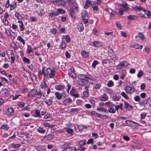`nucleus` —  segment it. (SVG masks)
Segmentation results:
<instances>
[{
    "label": "nucleus",
    "instance_id": "obj_53",
    "mask_svg": "<svg viewBox=\"0 0 151 151\" xmlns=\"http://www.w3.org/2000/svg\"><path fill=\"white\" fill-rule=\"evenodd\" d=\"M107 85L109 87H111L114 85V83L112 81L110 80L108 81Z\"/></svg>",
    "mask_w": 151,
    "mask_h": 151
},
{
    "label": "nucleus",
    "instance_id": "obj_38",
    "mask_svg": "<svg viewBox=\"0 0 151 151\" xmlns=\"http://www.w3.org/2000/svg\"><path fill=\"white\" fill-rule=\"evenodd\" d=\"M101 87V83H97L94 85L93 89H99Z\"/></svg>",
    "mask_w": 151,
    "mask_h": 151
},
{
    "label": "nucleus",
    "instance_id": "obj_24",
    "mask_svg": "<svg viewBox=\"0 0 151 151\" xmlns=\"http://www.w3.org/2000/svg\"><path fill=\"white\" fill-rule=\"evenodd\" d=\"M78 128L80 131H86L87 127L83 125H79L78 126Z\"/></svg>",
    "mask_w": 151,
    "mask_h": 151
},
{
    "label": "nucleus",
    "instance_id": "obj_5",
    "mask_svg": "<svg viewBox=\"0 0 151 151\" xmlns=\"http://www.w3.org/2000/svg\"><path fill=\"white\" fill-rule=\"evenodd\" d=\"M87 79H86L83 80L78 81H77V83L79 85L81 86H83L88 83V81Z\"/></svg>",
    "mask_w": 151,
    "mask_h": 151
},
{
    "label": "nucleus",
    "instance_id": "obj_2",
    "mask_svg": "<svg viewBox=\"0 0 151 151\" xmlns=\"http://www.w3.org/2000/svg\"><path fill=\"white\" fill-rule=\"evenodd\" d=\"M68 4L69 5H71L72 7H75V12H78L79 10L78 9V6L77 5L76 0H65Z\"/></svg>",
    "mask_w": 151,
    "mask_h": 151
},
{
    "label": "nucleus",
    "instance_id": "obj_13",
    "mask_svg": "<svg viewBox=\"0 0 151 151\" xmlns=\"http://www.w3.org/2000/svg\"><path fill=\"white\" fill-rule=\"evenodd\" d=\"M17 22L19 23V26L20 30L22 31L25 29V27L24 26V24L23 22L21 20H19L17 21Z\"/></svg>",
    "mask_w": 151,
    "mask_h": 151
},
{
    "label": "nucleus",
    "instance_id": "obj_45",
    "mask_svg": "<svg viewBox=\"0 0 151 151\" xmlns=\"http://www.w3.org/2000/svg\"><path fill=\"white\" fill-rule=\"evenodd\" d=\"M37 131L40 133L44 134L45 133V130L43 129L42 127H39L37 129Z\"/></svg>",
    "mask_w": 151,
    "mask_h": 151
},
{
    "label": "nucleus",
    "instance_id": "obj_11",
    "mask_svg": "<svg viewBox=\"0 0 151 151\" xmlns=\"http://www.w3.org/2000/svg\"><path fill=\"white\" fill-rule=\"evenodd\" d=\"M78 78L80 79L79 80H83L86 79H91L90 78H88L86 76V75L83 74H79L77 76Z\"/></svg>",
    "mask_w": 151,
    "mask_h": 151
},
{
    "label": "nucleus",
    "instance_id": "obj_36",
    "mask_svg": "<svg viewBox=\"0 0 151 151\" xmlns=\"http://www.w3.org/2000/svg\"><path fill=\"white\" fill-rule=\"evenodd\" d=\"M45 68L43 67L42 70H40L38 71V74L40 75L43 74L44 76V73H45Z\"/></svg>",
    "mask_w": 151,
    "mask_h": 151
},
{
    "label": "nucleus",
    "instance_id": "obj_62",
    "mask_svg": "<svg viewBox=\"0 0 151 151\" xmlns=\"http://www.w3.org/2000/svg\"><path fill=\"white\" fill-rule=\"evenodd\" d=\"M124 10L123 9H119V12L117 14L119 16L122 15L123 14Z\"/></svg>",
    "mask_w": 151,
    "mask_h": 151
},
{
    "label": "nucleus",
    "instance_id": "obj_39",
    "mask_svg": "<svg viewBox=\"0 0 151 151\" xmlns=\"http://www.w3.org/2000/svg\"><path fill=\"white\" fill-rule=\"evenodd\" d=\"M142 11L144 12L148 16V17H151V12L148 10H146L144 9H143Z\"/></svg>",
    "mask_w": 151,
    "mask_h": 151
},
{
    "label": "nucleus",
    "instance_id": "obj_54",
    "mask_svg": "<svg viewBox=\"0 0 151 151\" xmlns=\"http://www.w3.org/2000/svg\"><path fill=\"white\" fill-rule=\"evenodd\" d=\"M121 95L122 96L124 99H128L129 98L128 97L127 95L124 92H122L121 93Z\"/></svg>",
    "mask_w": 151,
    "mask_h": 151
},
{
    "label": "nucleus",
    "instance_id": "obj_31",
    "mask_svg": "<svg viewBox=\"0 0 151 151\" xmlns=\"http://www.w3.org/2000/svg\"><path fill=\"white\" fill-rule=\"evenodd\" d=\"M15 16L19 20H22L23 19V17L19 14L16 12L14 14Z\"/></svg>",
    "mask_w": 151,
    "mask_h": 151
},
{
    "label": "nucleus",
    "instance_id": "obj_49",
    "mask_svg": "<svg viewBox=\"0 0 151 151\" xmlns=\"http://www.w3.org/2000/svg\"><path fill=\"white\" fill-rule=\"evenodd\" d=\"M23 60L24 63L27 64H29L31 62L30 60L26 57H24L23 59Z\"/></svg>",
    "mask_w": 151,
    "mask_h": 151
},
{
    "label": "nucleus",
    "instance_id": "obj_47",
    "mask_svg": "<svg viewBox=\"0 0 151 151\" xmlns=\"http://www.w3.org/2000/svg\"><path fill=\"white\" fill-rule=\"evenodd\" d=\"M44 102L47 104V105L50 106L52 104V101L51 99H45L44 100Z\"/></svg>",
    "mask_w": 151,
    "mask_h": 151
},
{
    "label": "nucleus",
    "instance_id": "obj_9",
    "mask_svg": "<svg viewBox=\"0 0 151 151\" xmlns=\"http://www.w3.org/2000/svg\"><path fill=\"white\" fill-rule=\"evenodd\" d=\"M70 94L73 96L75 97V98H78L79 97V95L78 93H77V92L73 88H72L70 92Z\"/></svg>",
    "mask_w": 151,
    "mask_h": 151
},
{
    "label": "nucleus",
    "instance_id": "obj_37",
    "mask_svg": "<svg viewBox=\"0 0 151 151\" xmlns=\"http://www.w3.org/2000/svg\"><path fill=\"white\" fill-rule=\"evenodd\" d=\"M33 51V50L32 49V47L30 45H28L26 51L27 53L29 54L31 52H32Z\"/></svg>",
    "mask_w": 151,
    "mask_h": 151
},
{
    "label": "nucleus",
    "instance_id": "obj_48",
    "mask_svg": "<svg viewBox=\"0 0 151 151\" xmlns=\"http://www.w3.org/2000/svg\"><path fill=\"white\" fill-rule=\"evenodd\" d=\"M21 146V145L19 144H14L13 143L11 145V147L12 148H17Z\"/></svg>",
    "mask_w": 151,
    "mask_h": 151
},
{
    "label": "nucleus",
    "instance_id": "obj_50",
    "mask_svg": "<svg viewBox=\"0 0 151 151\" xmlns=\"http://www.w3.org/2000/svg\"><path fill=\"white\" fill-rule=\"evenodd\" d=\"M80 111V109L78 108H72L71 109L70 111V113H73L74 112H77L78 111Z\"/></svg>",
    "mask_w": 151,
    "mask_h": 151
},
{
    "label": "nucleus",
    "instance_id": "obj_42",
    "mask_svg": "<svg viewBox=\"0 0 151 151\" xmlns=\"http://www.w3.org/2000/svg\"><path fill=\"white\" fill-rule=\"evenodd\" d=\"M143 47L142 45H140L138 44L135 43L133 46V47L136 49H142Z\"/></svg>",
    "mask_w": 151,
    "mask_h": 151
},
{
    "label": "nucleus",
    "instance_id": "obj_3",
    "mask_svg": "<svg viewBox=\"0 0 151 151\" xmlns=\"http://www.w3.org/2000/svg\"><path fill=\"white\" fill-rule=\"evenodd\" d=\"M124 90L127 93L131 95L134 92L135 88L131 86H126L124 88Z\"/></svg>",
    "mask_w": 151,
    "mask_h": 151
},
{
    "label": "nucleus",
    "instance_id": "obj_1",
    "mask_svg": "<svg viewBox=\"0 0 151 151\" xmlns=\"http://www.w3.org/2000/svg\"><path fill=\"white\" fill-rule=\"evenodd\" d=\"M57 73V69L56 68L51 69L50 68H46L45 73L44 77L46 79L53 78L55 75Z\"/></svg>",
    "mask_w": 151,
    "mask_h": 151
},
{
    "label": "nucleus",
    "instance_id": "obj_63",
    "mask_svg": "<svg viewBox=\"0 0 151 151\" xmlns=\"http://www.w3.org/2000/svg\"><path fill=\"white\" fill-rule=\"evenodd\" d=\"M68 134H71L73 132V130L72 129L68 128L66 130Z\"/></svg>",
    "mask_w": 151,
    "mask_h": 151
},
{
    "label": "nucleus",
    "instance_id": "obj_61",
    "mask_svg": "<svg viewBox=\"0 0 151 151\" xmlns=\"http://www.w3.org/2000/svg\"><path fill=\"white\" fill-rule=\"evenodd\" d=\"M1 128L7 130L9 128V127H8L7 124H5L1 126Z\"/></svg>",
    "mask_w": 151,
    "mask_h": 151
},
{
    "label": "nucleus",
    "instance_id": "obj_59",
    "mask_svg": "<svg viewBox=\"0 0 151 151\" xmlns=\"http://www.w3.org/2000/svg\"><path fill=\"white\" fill-rule=\"evenodd\" d=\"M99 64L98 62L96 60H94L92 64V67L93 68H95L96 65Z\"/></svg>",
    "mask_w": 151,
    "mask_h": 151
},
{
    "label": "nucleus",
    "instance_id": "obj_20",
    "mask_svg": "<svg viewBox=\"0 0 151 151\" xmlns=\"http://www.w3.org/2000/svg\"><path fill=\"white\" fill-rule=\"evenodd\" d=\"M128 19L129 20H133L137 19V16L133 15V14H130L127 17Z\"/></svg>",
    "mask_w": 151,
    "mask_h": 151
},
{
    "label": "nucleus",
    "instance_id": "obj_7",
    "mask_svg": "<svg viewBox=\"0 0 151 151\" xmlns=\"http://www.w3.org/2000/svg\"><path fill=\"white\" fill-rule=\"evenodd\" d=\"M111 52H109V55H110L112 59L114 61L117 60L119 59L118 57L116 55L112 50H110Z\"/></svg>",
    "mask_w": 151,
    "mask_h": 151
},
{
    "label": "nucleus",
    "instance_id": "obj_46",
    "mask_svg": "<svg viewBox=\"0 0 151 151\" xmlns=\"http://www.w3.org/2000/svg\"><path fill=\"white\" fill-rule=\"evenodd\" d=\"M29 74L31 79L32 81H35L36 79V77L33 73H29Z\"/></svg>",
    "mask_w": 151,
    "mask_h": 151
},
{
    "label": "nucleus",
    "instance_id": "obj_60",
    "mask_svg": "<svg viewBox=\"0 0 151 151\" xmlns=\"http://www.w3.org/2000/svg\"><path fill=\"white\" fill-rule=\"evenodd\" d=\"M76 103L77 105L81 106L83 104V102L79 99L77 100L76 101Z\"/></svg>",
    "mask_w": 151,
    "mask_h": 151
},
{
    "label": "nucleus",
    "instance_id": "obj_14",
    "mask_svg": "<svg viewBox=\"0 0 151 151\" xmlns=\"http://www.w3.org/2000/svg\"><path fill=\"white\" fill-rule=\"evenodd\" d=\"M35 148L37 150V151H45L46 149L45 147L43 145L36 146Z\"/></svg>",
    "mask_w": 151,
    "mask_h": 151
},
{
    "label": "nucleus",
    "instance_id": "obj_27",
    "mask_svg": "<svg viewBox=\"0 0 151 151\" xmlns=\"http://www.w3.org/2000/svg\"><path fill=\"white\" fill-rule=\"evenodd\" d=\"M97 110L98 111H101L102 112L106 113H108V111L106 109H105L104 108L101 107H98L97 109Z\"/></svg>",
    "mask_w": 151,
    "mask_h": 151
},
{
    "label": "nucleus",
    "instance_id": "obj_30",
    "mask_svg": "<svg viewBox=\"0 0 151 151\" xmlns=\"http://www.w3.org/2000/svg\"><path fill=\"white\" fill-rule=\"evenodd\" d=\"M114 106H112L108 108V111L111 113H115L116 112L115 109L114 108Z\"/></svg>",
    "mask_w": 151,
    "mask_h": 151
},
{
    "label": "nucleus",
    "instance_id": "obj_32",
    "mask_svg": "<svg viewBox=\"0 0 151 151\" xmlns=\"http://www.w3.org/2000/svg\"><path fill=\"white\" fill-rule=\"evenodd\" d=\"M120 74H121L120 78L122 79H123L126 76V72L125 70H122V72L120 73Z\"/></svg>",
    "mask_w": 151,
    "mask_h": 151
},
{
    "label": "nucleus",
    "instance_id": "obj_29",
    "mask_svg": "<svg viewBox=\"0 0 151 151\" xmlns=\"http://www.w3.org/2000/svg\"><path fill=\"white\" fill-rule=\"evenodd\" d=\"M55 95L56 97L57 98V99L58 100H60L62 98V94L58 92H55Z\"/></svg>",
    "mask_w": 151,
    "mask_h": 151
},
{
    "label": "nucleus",
    "instance_id": "obj_57",
    "mask_svg": "<svg viewBox=\"0 0 151 151\" xmlns=\"http://www.w3.org/2000/svg\"><path fill=\"white\" fill-rule=\"evenodd\" d=\"M86 140H83L80 141L78 142V144L79 146H83L86 144Z\"/></svg>",
    "mask_w": 151,
    "mask_h": 151
},
{
    "label": "nucleus",
    "instance_id": "obj_56",
    "mask_svg": "<svg viewBox=\"0 0 151 151\" xmlns=\"http://www.w3.org/2000/svg\"><path fill=\"white\" fill-rule=\"evenodd\" d=\"M3 22L4 23V25L6 27L8 26L9 22L7 20V19L5 18H4L3 19Z\"/></svg>",
    "mask_w": 151,
    "mask_h": 151
},
{
    "label": "nucleus",
    "instance_id": "obj_15",
    "mask_svg": "<svg viewBox=\"0 0 151 151\" xmlns=\"http://www.w3.org/2000/svg\"><path fill=\"white\" fill-rule=\"evenodd\" d=\"M125 123L129 126H134L136 124V123L134 122L129 120L126 121Z\"/></svg>",
    "mask_w": 151,
    "mask_h": 151
},
{
    "label": "nucleus",
    "instance_id": "obj_33",
    "mask_svg": "<svg viewBox=\"0 0 151 151\" xmlns=\"http://www.w3.org/2000/svg\"><path fill=\"white\" fill-rule=\"evenodd\" d=\"M93 44L95 47H99L102 45L101 43L99 41H94L93 42Z\"/></svg>",
    "mask_w": 151,
    "mask_h": 151
},
{
    "label": "nucleus",
    "instance_id": "obj_22",
    "mask_svg": "<svg viewBox=\"0 0 151 151\" xmlns=\"http://www.w3.org/2000/svg\"><path fill=\"white\" fill-rule=\"evenodd\" d=\"M91 6L94 12H96L99 11L98 6L96 5V4L95 2H94L92 4Z\"/></svg>",
    "mask_w": 151,
    "mask_h": 151
},
{
    "label": "nucleus",
    "instance_id": "obj_19",
    "mask_svg": "<svg viewBox=\"0 0 151 151\" xmlns=\"http://www.w3.org/2000/svg\"><path fill=\"white\" fill-rule=\"evenodd\" d=\"M108 96L106 93H104L100 97L101 100L103 101H105L107 100L108 99Z\"/></svg>",
    "mask_w": 151,
    "mask_h": 151
},
{
    "label": "nucleus",
    "instance_id": "obj_51",
    "mask_svg": "<svg viewBox=\"0 0 151 151\" xmlns=\"http://www.w3.org/2000/svg\"><path fill=\"white\" fill-rule=\"evenodd\" d=\"M122 6L126 10H128L129 8L127 4L124 1L122 2Z\"/></svg>",
    "mask_w": 151,
    "mask_h": 151
},
{
    "label": "nucleus",
    "instance_id": "obj_44",
    "mask_svg": "<svg viewBox=\"0 0 151 151\" xmlns=\"http://www.w3.org/2000/svg\"><path fill=\"white\" fill-rule=\"evenodd\" d=\"M43 125L45 127H48L49 128H52L55 126L54 125H50L49 123L47 122L44 123L43 124Z\"/></svg>",
    "mask_w": 151,
    "mask_h": 151
},
{
    "label": "nucleus",
    "instance_id": "obj_16",
    "mask_svg": "<svg viewBox=\"0 0 151 151\" xmlns=\"http://www.w3.org/2000/svg\"><path fill=\"white\" fill-rule=\"evenodd\" d=\"M92 4H91V2L90 0H86L84 6V8L85 9H87L90 5L91 6Z\"/></svg>",
    "mask_w": 151,
    "mask_h": 151
},
{
    "label": "nucleus",
    "instance_id": "obj_4",
    "mask_svg": "<svg viewBox=\"0 0 151 151\" xmlns=\"http://www.w3.org/2000/svg\"><path fill=\"white\" fill-rule=\"evenodd\" d=\"M61 101L63 104L66 105H69L72 102V99L69 97L63 98V99H62Z\"/></svg>",
    "mask_w": 151,
    "mask_h": 151
},
{
    "label": "nucleus",
    "instance_id": "obj_10",
    "mask_svg": "<svg viewBox=\"0 0 151 151\" xmlns=\"http://www.w3.org/2000/svg\"><path fill=\"white\" fill-rule=\"evenodd\" d=\"M35 95V90L34 89L31 90L27 93V96L29 97H33Z\"/></svg>",
    "mask_w": 151,
    "mask_h": 151
},
{
    "label": "nucleus",
    "instance_id": "obj_17",
    "mask_svg": "<svg viewBox=\"0 0 151 151\" xmlns=\"http://www.w3.org/2000/svg\"><path fill=\"white\" fill-rule=\"evenodd\" d=\"M124 108L126 109H128V110H131L133 109V107L129 105L126 101H124Z\"/></svg>",
    "mask_w": 151,
    "mask_h": 151
},
{
    "label": "nucleus",
    "instance_id": "obj_34",
    "mask_svg": "<svg viewBox=\"0 0 151 151\" xmlns=\"http://www.w3.org/2000/svg\"><path fill=\"white\" fill-rule=\"evenodd\" d=\"M77 28L78 30L80 31H82L84 29V27L83 24L82 23H80L77 26Z\"/></svg>",
    "mask_w": 151,
    "mask_h": 151
},
{
    "label": "nucleus",
    "instance_id": "obj_25",
    "mask_svg": "<svg viewBox=\"0 0 151 151\" xmlns=\"http://www.w3.org/2000/svg\"><path fill=\"white\" fill-rule=\"evenodd\" d=\"M76 151V148L74 147H67L64 150V151Z\"/></svg>",
    "mask_w": 151,
    "mask_h": 151
},
{
    "label": "nucleus",
    "instance_id": "obj_52",
    "mask_svg": "<svg viewBox=\"0 0 151 151\" xmlns=\"http://www.w3.org/2000/svg\"><path fill=\"white\" fill-rule=\"evenodd\" d=\"M121 96L120 95L115 96L113 97V99L114 101H119L120 100L121 98Z\"/></svg>",
    "mask_w": 151,
    "mask_h": 151
},
{
    "label": "nucleus",
    "instance_id": "obj_18",
    "mask_svg": "<svg viewBox=\"0 0 151 151\" xmlns=\"http://www.w3.org/2000/svg\"><path fill=\"white\" fill-rule=\"evenodd\" d=\"M64 87V86L62 85H56L55 86V89L56 90L62 91H63Z\"/></svg>",
    "mask_w": 151,
    "mask_h": 151
},
{
    "label": "nucleus",
    "instance_id": "obj_43",
    "mask_svg": "<svg viewBox=\"0 0 151 151\" xmlns=\"http://www.w3.org/2000/svg\"><path fill=\"white\" fill-rule=\"evenodd\" d=\"M40 86L42 89H45L47 87V85L45 82L43 81L41 83Z\"/></svg>",
    "mask_w": 151,
    "mask_h": 151
},
{
    "label": "nucleus",
    "instance_id": "obj_23",
    "mask_svg": "<svg viewBox=\"0 0 151 151\" xmlns=\"http://www.w3.org/2000/svg\"><path fill=\"white\" fill-rule=\"evenodd\" d=\"M17 7V3L15 1H13L10 5V9L12 10L14 9Z\"/></svg>",
    "mask_w": 151,
    "mask_h": 151
},
{
    "label": "nucleus",
    "instance_id": "obj_28",
    "mask_svg": "<svg viewBox=\"0 0 151 151\" xmlns=\"http://www.w3.org/2000/svg\"><path fill=\"white\" fill-rule=\"evenodd\" d=\"M14 112V110L12 107H9L7 110V114L8 115H11Z\"/></svg>",
    "mask_w": 151,
    "mask_h": 151
},
{
    "label": "nucleus",
    "instance_id": "obj_40",
    "mask_svg": "<svg viewBox=\"0 0 151 151\" xmlns=\"http://www.w3.org/2000/svg\"><path fill=\"white\" fill-rule=\"evenodd\" d=\"M81 14L83 17H87L88 14L85 10H83L81 12Z\"/></svg>",
    "mask_w": 151,
    "mask_h": 151
},
{
    "label": "nucleus",
    "instance_id": "obj_21",
    "mask_svg": "<svg viewBox=\"0 0 151 151\" xmlns=\"http://www.w3.org/2000/svg\"><path fill=\"white\" fill-rule=\"evenodd\" d=\"M36 95L38 96L37 98L39 99L40 98L42 95H43V96H44V94L41 92V91L40 89L37 90V89L35 90Z\"/></svg>",
    "mask_w": 151,
    "mask_h": 151
},
{
    "label": "nucleus",
    "instance_id": "obj_12",
    "mask_svg": "<svg viewBox=\"0 0 151 151\" xmlns=\"http://www.w3.org/2000/svg\"><path fill=\"white\" fill-rule=\"evenodd\" d=\"M55 4L58 6H64L66 4V2L65 1L63 0H58Z\"/></svg>",
    "mask_w": 151,
    "mask_h": 151
},
{
    "label": "nucleus",
    "instance_id": "obj_35",
    "mask_svg": "<svg viewBox=\"0 0 151 151\" xmlns=\"http://www.w3.org/2000/svg\"><path fill=\"white\" fill-rule=\"evenodd\" d=\"M54 135L53 134H49L45 137V138H46L47 139L50 140L54 137Z\"/></svg>",
    "mask_w": 151,
    "mask_h": 151
},
{
    "label": "nucleus",
    "instance_id": "obj_55",
    "mask_svg": "<svg viewBox=\"0 0 151 151\" xmlns=\"http://www.w3.org/2000/svg\"><path fill=\"white\" fill-rule=\"evenodd\" d=\"M57 11L58 13V15L59 14H63L65 12V11L63 9L60 8L58 9H57Z\"/></svg>",
    "mask_w": 151,
    "mask_h": 151
},
{
    "label": "nucleus",
    "instance_id": "obj_58",
    "mask_svg": "<svg viewBox=\"0 0 151 151\" xmlns=\"http://www.w3.org/2000/svg\"><path fill=\"white\" fill-rule=\"evenodd\" d=\"M81 53L82 56L84 57H87L88 56V53L85 50H82L81 51Z\"/></svg>",
    "mask_w": 151,
    "mask_h": 151
},
{
    "label": "nucleus",
    "instance_id": "obj_6",
    "mask_svg": "<svg viewBox=\"0 0 151 151\" xmlns=\"http://www.w3.org/2000/svg\"><path fill=\"white\" fill-rule=\"evenodd\" d=\"M129 65V63L127 62L122 61L117 66V68L118 69H121L124 66H127Z\"/></svg>",
    "mask_w": 151,
    "mask_h": 151
},
{
    "label": "nucleus",
    "instance_id": "obj_8",
    "mask_svg": "<svg viewBox=\"0 0 151 151\" xmlns=\"http://www.w3.org/2000/svg\"><path fill=\"white\" fill-rule=\"evenodd\" d=\"M75 7H72V8H70L69 10V14L72 18L75 19L76 18V15L75 12Z\"/></svg>",
    "mask_w": 151,
    "mask_h": 151
},
{
    "label": "nucleus",
    "instance_id": "obj_41",
    "mask_svg": "<svg viewBox=\"0 0 151 151\" xmlns=\"http://www.w3.org/2000/svg\"><path fill=\"white\" fill-rule=\"evenodd\" d=\"M105 104L108 108L112 106H115L114 104L110 101L106 102Z\"/></svg>",
    "mask_w": 151,
    "mask_h": 151
},
{
    "label": "nucleus",
    "instance_id": "obj_26",
    "mask_svg": "<svg viewBox=\"0 0 151 151\" xmlns=\"http://www.w3.org/2000/svg\"><path fill=\"white\" fill-rule=\"evenodd\" d=\"M58 13L57 11L53 12L50 13L49 14V16L51 17H53L58 16Z\"/></svg>",
    "mask_w": 151,
    "mask_h": 151
},
{
    "label": "nucleus",
    "instance_id": "obj_64",
    "mask_svg": "<svg viewBox=\"0 0 151 151\" xmlns=\"http://www.w3.org/2000/svg\"><path fill=\"white\" fill-rule=\"evenodd\" d=\"M12 27L14 30H17L18 29V26L14 24H12Z\"/></svg>",
    "mask_w": 151,
    "mask_h": 151
}]
</instances>
